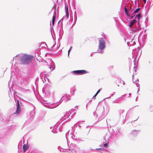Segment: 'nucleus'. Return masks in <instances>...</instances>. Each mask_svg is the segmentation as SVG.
Masks as SVG:
<instances>
[{
    "mask_svg": "<svg viewBox=\"0 0 153 153\" xmlns=\"http://www.w3.org/2000/svg\"><path fill=\"white\" fill-rule=\"evenodd\" d=\"M137 19L135 18L134 17V19L132 20L130 22L129 26L131 28V27H132L133 26L134 24L137 22Z\"/></svg>",
    "mask_w": 153,
    "mask_h": 153,
    "instance_id": "obj_12",
    "label": "nucleus"
},
{
    "mask_svg": "<svg viewBox=\"0 0 153 153\" xmlns=\"http://www.w3.org/2000/svg\"><path fill=\"white\" fill-rule=\"evenodd\" d=\"M131 94V93H129L128 94L129 96L128 97H129L130 96Z\"/></svg>",
    "mask_w": 153,
    "mask_h": 153,
    "instance_id": "obj_33",
    "label": "nucleus"
},
{
    "mask_svg": "<svg viewBox=\"0 0 153 153\" xmlns=\"http://www.w3.org/2000/svg\"><path fill=\"white\" fill-rule=\"evenodd\" d=\"M140 91V89H139V88H138V90H137V92H138L139 91Z\"/></svg>",
    "mask_w": 153,
    "mask_h": 153,
    "instance_id": "obj_35",
    "label": "nucleus"
},
{
    "mask_svg": "<svg viewBox=\"0 0 153 153\" xmlns=\"http://www.w3.org/2000/svg\"><path fill=\"white\" fill-rule=\"evenodd\" d=\"M111 97H108L107 98V99L110 98Z\"/></svg>",
    "mask_w": 153,
    "mask_h": 153,
    "instance_id": "obj_37",
    "label": "nucleus"
},
{
    "mask_svg": "<svg viewBox=\"0 0 153 153\" xmlns=\"http://www.w3.org/2000/svg\"><path fill=\"white\" fill-rule=\"evenodd\" d=\"M141 17V14L140 13L138 14L135 16V18H137V20H138V27L135 29H134V30H131V31H130V33H133L134 32H137L139 31L140 30H141L140 26L139 25L140 23V19Z\"/></svg>",
    "mask_w": 153,
    "mask_h": 153,
    "instance_id": "obj_4",
    "label": "nucleus"
},
{
    "mask_svg": "<svg viewBox=\"0 0 153 153\" xmlns=\"http://www.w3.org/2000/svg\"><path fill=\"white\" fill-rule=\"evenodd\" d=\"M136 101H137V98L136 99Z\"/></svg>",
    "mask_w": 153,
    "mask_h": 153,
    "instance_id": "obj_43",
    "label": "nucleus"
},
{
    "mask_svg": "<svg viewBox=\"0 0 153 153\" xmlns=\"http://www.w3.org/2000/svg\"><path fill=\"white\" fill-rule=\"evenodd\" d=\"M106 108H107V111H108H108H109V107H108L107 106V107H106Z\"/></svg>",
    "mask_w": 153,
    "mask_h": 153,
    "instance_id": "obj_30",
    "label": "nucleus"
},
{
    "mask_svg": "<svg viewBox=\"0 0 153 153\" xmlns=\"http://www.w3.org/2000/svg\"><path fill=\"white\" fill-rule=\"evenodd\" d=\"M134 76H132V80H133V83L134 84H136V85L137 86V87H140V85L138 84V83L137 82V81H135L134 82Z\"/></svg>",
    "mask_w": 153,
    "mask_h": 153,
    "instance_id": "obj_16",
    "label": "nucleus"
},
{
    "mask_svg": "<svg viewBox=\"0 0 153 153\" xmlns=\"http://www.w3.org/2000/svg\"><path fill=\"white\" fill-rule=\"evenodd\" d=\"M69 133V131H68V132H67L65 134V136H66V138L67 139V138L68 137V136H69L68 135Z\"/></svg>",
    "mask_w": 153,
    "mask_h": 153,
    "instance_id": "obj_25",
    "label": "nucleus"
},
{
    "mask_svg": "<svg viewBox=\"0 0 153 153\" xmlns=\"http://www.w3.org/2000/svg\"><path fill=\"white\" fill-rule=\"evenodd\" d=\"M28 149V146L27 145L24 144L23 146V151L24 152H25L26 150H27Z\"/></svg>",
    "mask_w": 153,
    "mask_h": 153,
    "instance_id": "obj_18",
    "label": "nucleus"
},
{
    "mask_svg": "<svg viewBox=\"0 0 153 153\" xmlns=\"http://www.w3.org/2000/svg\"><path fill=\"white\" fill-rule=\"evenodd\" d=\"M139 132V131H138L136 130H134L130 133V134L133 136H135L138 134Z\"/></svg>",
    "mask_w": 153,
    "mask_h": 153,
    "instance_id": "obj_11",
    "label": "nucleus"
},
{
    "mask_svg": "<svg viewBox=\"0 0 153 153\" xmlns=\"http://www.w3.org/2000/svg\"><path fill=\"white\" fill-rule=\"evenodd\" d=\"M115 92H114V94H111V96H113V95L114 94H115Z\"/></svg>",
    "mask_w": 153,
    "mask_h": 153,
    "instance_id": "obj_32",
    "label": "nucleus"
},
{
    "mask_svg": "<svg viewBox=\"0 0 153 153\" xmlns=\"http://www.w3.org/2000/svg\"><path fill=\"white\" fill-rule=\"evenodd\" d=\"M101 89H99L97 92L96 93V94H97L100 92V90H101Z\"/></svg>",
    "mask_w": 153,
    "mask_h": 153,
    "instance_id": "obj_27",
    "label": "nucleus"
},
{
    "mask_svg": "<svg viewBox=\"0 0 153 153\" xmlns=\"http://www.w3.org/2000/svg\"><path fill=\"white\" fill-rule=\"evenodd\" d=\"M71 93L73 94V93H74V91H72H72H71Z\"/></svg>",
    "mask_w": 153,
    "mask_h": 153,
    "instance_id": "obj_36",
    "label": "nucleus"
},
{
    "mask_svg": "<svg viewBox=\"0 0 153 153\" xmlns=\"http://www.w3.org/2000/svg\"><path fill=\"white\" fill-rule=\"evenodd\" d=\"M80 122H79V124H80Z\"/></svg>",
    "mask_w": 153,
    "mask_h": 153,
    "instance_id": "obj_40",
    "label": "nucleus"
},
{
    "mask_svg": "<svg viewBox=\"0 0 153 153\" xmlns=\"http://www.w3.org/2000/svg\"><path fill=\"white\" fill-rule=\"evenodd\" d=\"M53 68H52V71H53Z\"/></svg>",
    "mask_w": 153,
    "mask_h": 153,
    "instance_id": "obj_42",
    "label": "nucleus"
},
{
    "mask_svg": "<svg viewBox=\"0 0 153 153\" xmlns=\"http://www.w3.org/2000/svg\"><path fill=\"white\" fill-rule=\"evenodd\" d=\"M101 149H102L101 148H97L95 150H100Z\"/></svg>",
    "mask_w": 153,
    "mask_h": 153,
    "instance_id": "obj_28",
    "label": "nucleus"
},
{
    "mask_svg": "<svg viewBox=\"0 0 153 153\" xmlns=\"http://www.w3.org/2000/svg\"><path fill=\"white\" fill-rule=\"evenodd\" d=\"M97 94H96L94 95V96L93 97V98H94L97 95Z\"/></svg>",
    "mask_w": 153,
    "mask_h": 153,
    "instance_id": "obj_29",
    "label": "nucleus"
},
{
    "mask_svg": "<svg viewBox=\"0 0 153 153\" xmlns=\"http://www.w3.org/2000/svg\"><path fill=\"white\" fill-rule=\"evenodd\" d=\"M70 111H70L69 112H67L65 114L64 117H62L60 119V122H62L64 121L65 122L69 120L71 118V116H70V115L71 114Z\"/></svg>",
    "mask_w": 153,
    "mask_h": 153,
    "instance_id": "obj_5",
    "label": "nucleus"
},
{
    "mask_svg": "<svg viewBox=\"0 0 153 153\" xmlns=\"http://www.w3.org/2000/svg\"><path fill=\"white\" fill-rule=\"evenodd\" d=\"M67 148H65V147H63V148H62V149L63 150H62L64 152H68V153H72L71 152V150L69 149H68Z\"/></svg>",
    "mask_w": 153,
    "mask_h": 153,
    "instance_id": "obj_15",
    "label": "nucleus"
},
{
    "mask_svg": "<svg viewBox=\"0 0 153 153\" xmlns=\"http://www.w3.org/2000/svg\"><path fill=\"white\" fill-rule=\"evenodd\" d=\"M125 12L126 14L128 17H129L131 19H133L134 18V16H132V14H131V15H130L129 14V13H128V11H127V8H126V7H125Z\"/></svg>",
    "mask_w": 153,
    "mask_h": 153,
    "instance_id": "obj_13",
    "label": "nucleus"
},
{
    "mask_svg": "<svg viewBox=\"0 0 153 153\" xmlns=\"http://www.w3.org/2000/svg\"><path fill=\"white\" fill-rule=\"evenodd\" d=\"M84 121H81V122H84Z\"/></svg>",
    "mask_w": 153,
    "mask_h": 153,
    "instance_id": "obj_41",
    "label": "nucleus"
},
{
    "mask_svg": "<svg viewBox=\"0 0 153 153\" xmlns=\"http://www.w3.org/2000/svg\"><path fill=\"white\" fill-rule=\"evenodd\" d=\"M59 122V121L58 123H57L56 125L54 126L53 127V128L52 130V132L54 133H57L59 131V124H60ZM53 127H50V128L52 129Z\"/></svg>",
    "mask_w": 153,
    "mask_h": 153,
    "instance_id": "obj_6",
    "label": "nucleus"
},
{
    "mask_svg": "<svg viewBox=\"0 0 153 153\" xmlns=\"http://www.w3.org/2000/svg\"><path fill=\"white\" fill-rule=\"evenodd\" d=\"M143 1H144V3L146 4V0H143Z\"/></svg>",
    "mask_w": 153,
    "mask_h": 153,
    "instance_id": "obj_31",
    "label": "nucleus"
},
{
    "mask_svg": "<svg viewBox=\"0 0 153 153\" xmlns=\"http://www.w3.org/2000/svg\"><path fill=\"white\" fill-rule=\"evenodd\" d=\"M71 100V97L69 94H66L64 96H63L62 98L61 99L59 102L60 103L57 105H56V104H54L53 105L54 106H51L49 105H45V106L46 107L49 108H53L57 106L61 102H62V101L64 100L65 102H67Z\"/></svg>",
    "mask_w": 153,
    "mask_h": 153,
    "instance_id": "obj_3",
    "label": "nucleus"
},
{
    "mask_svg": "<svg viewBox=\"0 0 153 153\" xmlns=\"http://www.w3.org/2000/svg\"><path fill=\"white\" fill-rule=\"evenodd\" d=\"M35 114V112L34 110L31 111L30 113V115L31 116V117L32 118H33L34 117Z\"/></svg>",
    "mask_w": 153,
    "mask_h": 153,
    "instance_id": "obj_17",
    "label": "nucleus"
},
{
    "mask_svg": "<svg viewBox=\"0 0 153 153\" xmlns=\"http://www.w3.org/2000/svg\"><path fill=\"white\" fill-rule=\"evenodd\" d=\"M65 10L66 13V15L64 16L62 18V19L67 20L69 18V12L68 5L67 4H65Z\"/></svg>",
    "mask_w": 153,
    "mask_h": 153,
    "instance_id": "obj_8",
    "label": "nucleus"
},
{
    "mask_svg": "<svg viewBox=\"0 0 153 153\" xmlns=\"http://www.w3.org/2000/svg\"><path fill=\"white\" fill-rule=\"evenodd\" d=\"M51 66L50 67H49V68H50V69H51Z\"/></svg>",
    "mask_w": 153,
    "mask_h": 153,
    "instance_id": "obj_39",
    "label": "nucleus"
},
{
    "mask_svg": "<svg viewBox=\"0 0 153 153\" xmlns=\"http://www.w3.org/2000/svg\"><path fill=\"white\" fill-rule=\"evenodd\" d=\"M128 37L127 36H126L125 37H124V39L125 40V42H126V40H128Z\"/></svg>",
    "mask_w": 153,
    "mask_h": 153,
    "instance_id": "obj_24",
    "label": "nucleus"
},
{
    "mask_svg": "<svg viewBox=\"0 0 153 153\" xmlns=\"http://www.w3.org/2000/svg\"><path fill=\"white\" fill-rule=\"evenodd\" d=\"M108 146V143H105V144H104V147H107V146Z\"/></svg>",
    "mask_w": 153,
    "mask_h": 153,
    "instance_id": "obj_26",
    "label": "nucleus"
},
{
    "mask_svg": "<svg viewBox=\"0 0 153 153\" xmlns=\"http://www.w3.org/2000/svg\"><path fill=\"white\" fill-rule=\"evenodd\" d=\"M135 59H134V62H135Z\"/></svg>",
    "mask_w": 153,
    "mask_h": 153,
    "instance_id": "obj_38",
    "label": "nucleus"
},
{
    "mask_svg": "<svg viewBox=\"0 0 153 153\" xmlns=\"http://www.w3.org/2000/svg\"><path fill=\"white\" fill-rule=\"evenodd\" d=\"M119 111L121 115L120 117L122 118L123 119V122L124 123L125 122L126 114H123L124 110H120Z\"/></svg>",
    "mask_w": 153,
    "mask_h": 153,
    "instance_id": "obj_9",
    "label": "nucleus"
},
{
    "mask_svg": "<svg viewBox=\"0 0 153 153\" xmlns=\"http://www.w3.org/2000/svg\"><path fill=\"white\" fill-rule=\"evenodd\" d=\"M125 94H124L122 96H121V97H120L119 98H118L116 99V100H114L112 102L113 103H118L119 102V99L122 97H124L125 96Z\"/></svg>",
    "mask_w": 153,
    "mask_h": 153,
    "instance_id": "obj_14",
    "label": "nucleus"
},
{
    "mask_svg": "<svg viewBox=\"0 0 153 153\" xmlns=\"http://www.w3.org/2000/svg\"><path fill=\"white\" fill-rule=\"evenodd\" d=\"M134 39H132V40H131V41H128L127 42V44H128V43L129 44V43H131V45H132V44H133L134 43V42H135L134 41V42H134V43H132V42H133V41H134Z\"/></svg>",
    "mask_w": 153,
    "mask_h": 153,
    "instance_id": "obj_21",
    "label": "nucleus"
},
{
    "mask_svg": "<svg viewBox=\"0 0 153 153\" xmlns=\"http://www.w3.org/2000/svg\"><path fill=\"white\" fill-rule=\"evenodd\" d=\"M72 73L77 75H82L85 74L87 73L88 72L85 70H80L73 71Z\"/></svg>",
    "mask_w": 153,
    "mask_h": 153,
    "instance_id": "obj_7",
    "label": "nucleus"
},
{
    "mask_svg": "<svg viewBox=\"0 0 153 153\" xmlns=\"http://www.w3.org/2000/svg\"><path fill=\"white\" fill-rule=\"evenodd\" d=\"M114 20H115V21L116 22L117 21L116 18H114Z\"/></svg>",
    "mask_w": 153,
    "mask_h": 153,
    "instance_id": "obj_34",
    "label": "nucleus"
},
{
    "mask_svg": "<svg viewBox=\"0 0 153 153\" xmlns=\"http://www.w3.org/2000/svg\"><path fill=\"white\" fill-rule=\"evenodd\" d=\"M33 57L31 55L23 53H20L17 55L13 58V59L16 60H20L22 64H27L30 62L33 59Z\"/></svg>",
    "mask_w": 153,
    "mask_h": 153,
    "instance_id": "obj_1",
    "label": "nucleus"
},
{
    "mask_svg": "<svg viewBox=\"0 0 153 153\" xmlns=\"http://www.w3.org/2000/svg\"><path fill=\"white\" fill-rule=\"evenodd\" d=\"M55 18H56V17H55V16L54 15L53 16V18H52V24L53 26L54 25V23Z\"/></svg>",
    "mask_w": 153,
    "mask_h": 153,
    "instance_id": "obj_20",
    "label": "nucleus"
},
{
    "mask_svg": "<svg viewBox=\"0 0 153 153\" xmlns=\"http://www.w3.org/2000/svg\"><path fill=\"white\" fill-rule=\"evenodd\" d=\"M140 10V9L139 8H138L135 10L134 11V13L132 14V15L134 16V17H135V16H135V14H134L135 13H137L138 11H139Z\"/></svg>",
    "mask_w": 153,
    "mask_h": 153,
    "instance_id": "obj_19",
    "label": "nucleus"
},
{
    "mask_svg": "<svg viewBox=\"0 0 153 153\" xmlns=\"http://www.w3.org/2000/svg\"><path fill=\"white\" fill-rule=\"evenodd\" d=\"M72 46H71L70 47V48L68 50V56H69V53H70V51H71V49L72 48Z\"/></svg>",
    "mask_w": 153,
    "mask_h": 153,
    "instance_id": "obj_22",
    "label": "nucleus"
},
{
    "mask_svg": "<svg viewBox=\"0 0 153 153\" xmlns=\"http://www.w3.org/2000/svg\"><path fill=\"white\" fill-rule=\"evenodd\" d=\"M106 41L102 38L99 39V40L98 48L97 53H103L104 50L106 47Z\"/></svg>",
    "mask_w": 153,
    "mask_h": 153,
    "instance_id": "obj_2",
    "label": "nucleus"
},
{
    "mask_svg": "<svg viewBox=\"0 0 153 153\" xmlns=\"http://www.w3.org/2000/svg\"><path fill=\"white\" fill-rule=\"evenodd\" d=\"M71 152L72 153H76V151L74 149H72L71 150Z\"/></svg>",
    "mask_w": 153,
    "mask_h": 153,
    "instance_id": "obj_23",
    "label": "nucleus"
},
{
    "mask_svg": "<svg viewBox=\"0 0 153 153\" xmlns=\"http://www.w3.org/2000/svg\"><path fill=\"white\" fill-rule=\"evenodd\" d=\"M17 109L16 111L14 113V114H18L21 111V109L19 106V102L18 100H17Z\"/></svg>",
    "mask_w": 153,
    "mask_h": 153,
    "instance_id": "obj_10",
    "label": "nucleus"
}]
</instances>
